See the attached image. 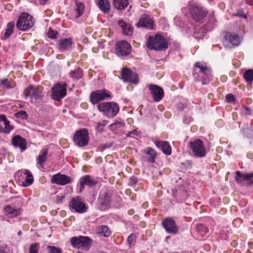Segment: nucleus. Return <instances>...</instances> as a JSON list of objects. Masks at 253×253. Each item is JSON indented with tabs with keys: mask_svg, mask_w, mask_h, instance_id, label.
I'll list each match as a JSON object with an SVG mask.
<instances>
[{
	"mask_svg": "<svg viewBox=\"0 0 253 253\" xmlns=\"http://www.w3.org/2000/svg\"><path fill=\"white\" fill-rule=\"evenodd\" d=\"M0 85L3 86L6 88H10L11 87L8 84V80L4 79L0 81Z\"/></svg>",
	"mask_w": 253,
	"mask_h": 253,
	"instance_id": "obj_45",
	"label": "nucleus"
},
{
	"mask_svg": "<svg viewBox=\"0 0 253 253\" xmlns=\"http://www.w3.org/2000/svg\"><path fill=\"white\" fill-rule=\"evenodd\" d=\"M5 120H7L5 116L2 115H0V126H2V124Z\"/></svg>",
	"mask_w": 253,
	"mask_h": 253,
	"instance_id": "obj_48",
	"label": "nucleus"
},
{
	"mask_svg": "<svg viewBox=\"0 0 253 253\" xmlns=\"http://www.w3.org/2000/svg\"><path fill=\"white\" fill-rule=\"evenodd\" d=\"M113 144L112 143H110L109 144H104L102 145V148L103 149L111 147L112 146Z\"/></svg>",
	"mask_w": 253,
	"mask_h": 253,
	"instance_id": "obj_49",
	"label": "nucleus"
},
{
	"mask_svg": "<svg viewBox=\"0 0 253 253\" xmlns=\"http://www.w3.org/2000/svg\"><path fill=\"white\" fill-rule=\"evenodd\" d=\"M74 143L79 147L86 146L89 141L88 132L86 129H81L77 131L74 135Z\"/></svg>",
	"mask_w": 253,
	"mask_h": 253,
	"instance_id": "obj_7",
	"label": "nucleus"
},
{
	"mask_svg": "<svg viewBox=\"0 0 253 253\" xmlns=\"http://www.w3.org/2000/svg\"><path fill=\"white\" fill-rule=\"evenodd\" d=\"M145 153L146 160L149 163H153L156 159V152L151 148L148 147L143 151Z\"/></svg>",
	"mask_w": 253,
	"mask_h": 253,
	"instance_id": "obj_25",
	"label": "nucleus"
},
{
	"mask_svg": "<svg viewBox=\"0 0 253 253\" xmlns=\"http://www.w3.org/2000/svg\"><path fill=\"white\" fill-rule=\"evenodd\" d=\"M131 50V45L126 41H120L115 44V51L118 56H127L130 54Z\"/></svg>",
	"mask_w": 253,
	"mask_h": 253,
	"instance_id": "obj_9",
	"label": "nucleus"
},
{
	"mask_svg": "<svg viewBox=\"0 0 253 253\" xmlns=\"http://www.w3.org/2000/svg\"><path fill=\"white\" fill-rule=\"evenodd\" d=\"M22 174L26 175L25 180L22 182V185L27 187L32 184L34 181L32 173L28 169H21L16 172L15 175H22Z\"/></svg>",
	"mask_w": 253,
	"mask_h": 253,
	"instance_id": "obj_19",
	"label": "nucleus"
},
{
	"mask_svg": "<svg viewBox=\"0 0 253 253\" xmlns=\"http://www.w3.org/2000/svg\"><path fill=\"white\" fill-rule=\"evenodd\" d=\"M153 21L150 16L143 14L140 18L136 25L138 27H143L147 29H152L153 28Z\"/></svg>",
	"mask_w": 253,
	"mask_h": 253,
	"instance_id": "obj_20",
	"label": "nucleus"
},
{
	"mask_svg": "<svg viewBox=\"0 0 253 253\" xmlns=\"http://www.w3.org/2000/svg\"><path fill=\"white\" fill-rule=\"evenodd\" d=\"M69 206L72 210L79 213L85 212L87 210V207L79 196L72 198L69 203Z\"/></svg>",
	"mask_w": 253,
	"mask_h": 253,
	"instance_id": "obj_13",
	"label": "nucleus"
},
{
	"mask_svg": "<svg viewBox=\"0 0 253 253\" xmlns=\"http://www.w3.org/2000/svg\"><path fill=\"white\" fill-rule=\"evenodd\" d=\"M0 253H7L3 247H0Z\"/></svg>",
	"mask_w": 253,
	"mask_h": 253,
	"instance_id": "obj_51",
	"label": "nucleus"
},
{
	"mask_svg": "<svg viewBox=\"0 0 253 253\" xmlns=\"http://www.w3.org/2000/svg\"><path fill=\"white\" fill-rule=\"evenodd\" d=\"M148 86L150 90L151 94L153 97L154 101H160L164 96L163 88L153 84H148Z\"/></svg>",
	"mask_w": 253,
	"mask_h": 253,
	"instance_id": "obj_15",
	"label": "nucleus"
},
{
	"mask_svg": "<svg viewBox=\"0 0 253 253\" xmlns=\"http://www.w3.org/2000/svg\"><path fill=\"white\" fill-rule=\"evenodd\" d=\"M97 234L105 237H109L111 234V232L109 228L105 225H102L99 226L96 230Z\"/></svg>",
	"mask_w": 253,
	"mask_h": 253,
	"instance_id": "obj_33",
	"label": "nucleus"
},
{
	"mask_svg": "<svg viewBox=\"0 0 253 253\" xmlns=\"http://www.w3.org/2000/svg\"><path fill=\"white\" fill-rule=\"evenodd\" d=\"M75 5L76 7L75 8V16L76 18H78L83 15L84 11V6L83 3L77 0L75 1Z\"/></svg>",
	"mask_w": 253,
	"mask_h": 253,
	"instance_id": "obj_28",
	"label": "nucleus"
},
{
	"mask_svg": "<svg viewBox=\"0 0 253 253\" xmlns=\"http://www.w3.org/2000/svg\"><path fill=\"white\" fill-rule=\"evenodd\" d=\"M122 79L125 82H130L137 84L138 77L137 74L132 72L130 69L123 68L122 70Z\"/></svg>",
	"mask_w": 253,
	"mask_h": 253,
	"instance_id": "obj_14",
	"label": "nucleus"
},
{
	"mask_svg": "<svg viewBox=\"0 0 253 253\" xmlns=\"http://www.w3.org/2000/svg\"><path fill=\"white\" fill-rule=\"evenodd\" d=\"M30 253H38V244H32L30 248Z\"/></svg>",
	"mask_w": 253,
	"mask_h": 253,
	"instance_id": "obj_43",
	"label": "nucleus"
},
{
	"mask_svg": "<svg viewBox=\"0 0 253 253\" xmlns=\"http://www.w3.org/2000/svg\"><path fill=\"white\" fill-rule=\"evenodd\" d=\"M51 182L52 183L65 185L71 182V178L67 175L58 173L51 177Z\"/></svg>",
	"mask_w": 253,
	"mask_h": 253,
	"instance_id": "obj_18",
	"label": "nucleus"
},
{
	"mask_svg": "<svg viewBox=\"0 0 253 253\" xmlns=\"http://www.w3.org/2000/svg\"><path fill=\"white\" fill-rule=\"evenodd\" d=\"M223 43L225 48H231L240 44V38L234 33H227L224 36Z\"/></svg>",
	"mask_w": 253,
	"mask_h": 253,
	"instance_id": "obj_12",
	"label": "nucleus"
},
{
	"mask_svg": "<svg viewBox=\"0 0 253 253\" xmlns=\"http://www.w3.org/2000/svg\"><path fill=\"white\" fill-rule=\"evenodd\" d=\"M48 154V149L43 148L40 152V155L38 159V164H39L42 168H43L44 163L47 159Z\"/></svg>",
	"mask_w": 253,
	"mask_h": 253,
	"instance_id": "obj_27",
	"label": "nucleus"
},
{
	"mask_svg": "<svg viewBox=\"0 0 253 253\" xmlns=\"http://www.w3.org/2000/svg\"><path fill=\"white\" fill-rule=\"evenodd\" d=\"M33 25L34 21L32 16L24 12L19 17L16 23V27L20 30L25 31L31 28Z\"/></svg>",
	"mask_w": 253,
	"mask_h": 253,
	"instance_id": "obj_5",
	"label": "nucleus"
},
{
	"mask_svg": "<svg viewBox=\"0 0 253 253\" xmlns=\"http://www.w3.org/2000/svg\"><path fill=\"white\" fill-rule=\"evenodd\" d=\"M14 23L10 22L7 24L3 37L5 39L8 38L13 32Z\"/></svg>",
	"mask_w": 253,
	"mask_h": 253,
	"instance_id": "obj_34",
	"label": "nucleus"
},
{
	"mask_svg": "<svg viewBox=\"0 0 253 253\" xmlns=\"http://www.w3.org/2000/svg\"><path fill=\"white\" fill-rule=\"evenodd\" d=\"M147 45L149 49L155 50H162L168 47L167 42L160 34L156 35L155 37L149 36Z\"/></svg>",
	"mask_w": 253,
	"mask_h": 253,
	"instance_id": "obj_2",
	"label": "nucleus"
},
{
	"mask_svg": "<svg viewBox=\"0 0 253 253\" xmlns=\"http://www.w3.org/2000/svg\"><path fill=\"white\" fill-rule=\"evenodd\" d=\"M108 98L111 99V96L110 92L105 89L93 91L90 95V100L93 104H97L99 101Z\"/></svg>",
	"mask_w": 253,
	"mask_h": 253,
	"instance_id": "obj_11",
	"label": "nucleus"
},
{
	"mask_svg": "<svg viewBox=\"0 0 253 253\" xmlns=\"http://www.w3.org/2000/svg\"><path fill=\"white\" fill-rule=\"evenodd\" d=\"M118 24L122 29L124 34L126 35H131L132 33V28L128 24H126L122 20L118 21Z\"/></svg>",
	"mask_w": 253,
	"mask_h": 253,
	"instance_id": "obj_26",
	"label": "nucleus"
},
{
	"mask_svg": "<svg viewBox=\"0 0 253 253\" xmlns=\"http://www.w3.org/2000/svg\"><path fill=\"white\" fill-rule=\"evenodd\" d=\"M15 116L16 118L22 119L26 120L28 118V115L26 111L21 110L15 114Z\"/></svg>",
	"mask_w": 253,
	"mask_h": 253,
	"instance_id": "obj_39",
	"label": "nucleus"
},
{
	"mask_svg": "<svg viewBox=\"0 0 253 253\" xmlns=\"http://www.w3.org/2000/svg\"><path fill=\"white\" fill-rule=\"evenodd\" d=\"M13 128V126L10 125L9 121L7 120L5 121L2 126H0V131L9 133Z\"/></svg>",
	"mask_w": 253,
	"mask_h": 253,
	"instance_id": "obj_35",
	"label": "nucleus"
},
{
	"mask_svg": "<svg viewBox=\"0 0 253 253\" xmlns=\"http://www.w3.org/2000/svg\"><path fill=\"white\" fill-rule=\"evenodd\" d=\"M95 184L96 182L89 175L83 176L80 178V191L81 192L84 189V185L92 187Z\"/></svg>",
	"mask_w": 253,
	"mask_h": 253,
	"instance_id": "obj_23",
	"label": "nucleus"
},
{
	"mask_svg": "<svg viewBox=\"0 0 253 253\" xmlns=\"http://www.w3.org/2000/svg\"><path fill=\"white\" fill-rule=\"evenodd\" d=\"M194 155L198 157H203L205 156L206 152L203 142L200 139H196L189 143Z\"/></svg>",
	"mask_w": 253,
	"mask_h": 253,
	"instance_id": "obj_10",
	"label": "nucleus"
},
{
	"mask_svg": "<svg viewBox=\"0 0 253 253\" xmlns=\"http://www.w3.org/2000/svg\"><path fill=\"white\" fill-rule=\"evenodd\" d=\"M70 75L74 79L78 80L82 77L83 73L82 70L80 68H78L74 71H71Z\"/></svg>",
	"mask_w": 253,
	"mask_h": 253,
	"instance_id": "obj_37",
	"label": "nucleus"
},
{
	"mask_svg": "<svg viewBox=\"0 0 253 253\" xmlns=\"http://www.w3.org/2000/svg\"><path fill=\"white\" fill-rule=\"evenodd\" d=\"M247 3L251 5H253V0H246Z\"/></svg>",
	"mask_w": 253,
	"mask_h": 253,
	"instance_id": "obj_52",
	"label": "nucleus"
},
{
	"mask_svg": "<svg viewBox=\"0 0 253 253\" xmlns=\"http://www.w3.org/2000/svg\"><path fill=\"white\" fill-rule=\"evenodd\" d=\"M57 33L51 29H50L48 33V36L51 39H55L56 38V34Z\"/></svg>",
	"mask_w": 253,
	"mask_h": 253,
	"instance_id": "obj_46",
	"label": "nucleus"
},
{
	"mask_svg": "<svg viewBox=\"0 0 253 253\" xmlns=\"http://www.w3.org/2000/svg\"><path fill=\"white\" fill-rule=\"evenodd\" d=\"M237 16H238L239 17H243L244 18H247V16L246 14H241L240 13H238L237 14H236Z\"/></svg>",
	"mask_w": 253,
	"mask_h": 253,
	"instance_id": "obj_50",
	"label": "nucleus"
},
{
	"mask_svg": "<svg viewBox=\"0 0 253 253\" xmlns=\"http://www.w3.org/2000/svg\"><path fill=\"white\" fill-rule=\"evenodd\" d=\"M136 132V131L135 130H133V131H130L128 132V133L127 134V136L129 137V136H130L131 134H135V133Z\"/></svg>",
	"mask_w": 253,
	"mask_h": 253,
	"instance_id": "obj_53",
	"label": "nucleus"
},
{
	"mask_svg": "<svg viewBox=\"0 0 253 253\" xmlns=\"http://www.w3.org/2000/svg\"><path fill=\"white\" fill-rule=\"evenodd\" d=\"M236 180L237 182L240 183L242 181L248 184L253 183V173L242 174L240 171H236Z\"/></svg>",
	"mask_w": 253,
	"mask_h": 253,
	"instance_id": "obj_21",
	"label": "nucleus"
},
{
	"mask_svg": "<svg viewBox=\"0 0 253 253\" xmlns=\"http://www.w3.org/2000/svg\"><path fill=\"white\" fill-rule=\"evenodd\" d=\"M91 242L90 238L87 236L73 237L71 238V243L74 248L84 250L89 249Z\"/></svg>",
	"mask_w": 253,
	"mask_h": 253,
	"instance_id": "obj_4",
	"label": "nucleus"
},
{
	"mask_svg": "<svg viewBox=\"0 0 253 253\" xmlns=\"http://www.w3.org/2000/svg\"><path fill=\"white\" fill-rule=\"evenodd\" d=\"M108 124V121L106 120H103L101 122L97 123L96 126V129L100 132L103 130L104 127Z\"/></svg>",
	"mask_w": 253,
	"mask_h": 253,
	"instance_id": "obj_40",
	"label": "nucleus"
},
{
	"mask_svg": "<svg viewBox=\"0 0 253 253\" xmlns=\"http://www.w3.org/2000/svg\"><path fill=\"white\" fill-rule=\"evenodd\" d=\"M47 0H40V3L42 5L44 4Z\"/></svg>",
	"mask_w": 253,
	"mask_h": 253,
	"instance_id": "obj_54",
	"label": "nucleus"
},
{
	"mask_svg": "<svg viewBox=\"0 0 253 253\" xmlns=\"http://www.w3.org/2000/svg\"><path fill=\"white\" fill-rule=\"evenodd\" d=\"M48 249V253H62L61 250L53 246L47 247Z\"/></svg>",
	"mask_w": 253,
	"mask_h": 253,
	"instance_id": "obj_41",
	"label": "nucleus"
},
{
	"mask_svg": "<svg viewBox=\"0 0 253 253\" xmlns=\"http://www.w3.org/2000/svg\"><path fill=\"white\" fill-rule=\"evenodd\" d=\"M162 225L168 233L176 234L178 228L175 221L171 218L165 219L162 222Z\"/></svg>",
	"mask_w": 253,
	"mask_h": 253,
	"instance_id": "obj_17",
	"label": "nucleus"
},
{
	"mask_svg": "<svg viewBox=\"0 0 253 253\" xmlns=\"http://www.w3.org/2000/svg\"><path fill=\"white\" fill-rule=\"evenodd\" d=\"M244 78L248 82H251L253 81V70L250 69L245 72L244 74Z\"/></svg>",
	"mask_w": 253,
	"mask_h": 253,
	"instance_id": "obj_38",
	"label": "nucleus"
},
{
	"mask_svg": "<svg viewBox=\"0 0 253 253\" xmlns=\"http://www.w3.org/2000/svg\"><path fill=\"white\" fill-rule=\"evenodd\" d=\"M193 75L198 81L201 80L203 84H208L212 77L211 69L201 62L194 64Z\"/></svg>",
	"mask_w": 253,
	"mask_h": 253,
	"instance_id": "obj_1",
	"label": "nucleus"
},
{
	"mask_svg": "<svg viewBox=\"0 0 253 253\" xmlns=\"http://www.w3.org/2000/svg\"><path fill=\"white\" fill-rule=\"evenodd\" d=\"M4 210L5 213L11 217L17 216L20 213V210L19 209H14L9 205L6 206Z\"/></svg>",
	"mask_w": 253,
	"mask_h": 253,
	"instance_id": "obj_29",
	"label": "nucleus"
},
{
	"mask_svg": "<svg viewBox=\"0 0 253 253\" xmlns=\"http://www.w3.org/2000/svg\"><path fill=\"white\" fill-rule=\"evenodd\" d=\"M245 108L246 110L250 111V108L249 107H245Z\"/></svg>",
	"mask_w": 253,
	"mask_h": 253,
	"instance_id": "obj_55",
	"label": "nucleus"
},
{
	"mask_svg": "<svg viewBox=\"0 0 253 253\" xmlns=\"http://www.w3.org/2000/svg\"><path fill=\"white\" fill-rule=\"evenodd\" d=\"M226 99L229 103H233L235 101V96L232 94H227L226 96Z\"/></svg>",
	"mask_w": 253,
	"mask_h": 253,
	"instance_id": "obj_44",
	"label": "nucleus"
},
{
	"mask_svg": "<svg viewBox=\"0 0 253 253\" xmlns=\"http://www.w3.org/2000/svg\"><path fill=\"white\" fill-rule=\"evenodd\" d=\"M12 143L16 147H19L22 151L26 148V142L25 139L20 135H16L12 139Z\"/></svg>",
	"mask_w": 253,
	"mask_h": 253,
	"instance_id": "obj_24",
	"label": "nucleus"
},
{
	"mask_svg": "<svg viewBox=\"0 0 253 253\" xmlns=\"http://www.w3.org/2000/svg\"><path fill=\"white\" fill-rule=\"evenodd\" d=\"M98 6L100 9L105 13H107L110 10V3L108 0H99Z\"/></svg>",
	"mask_w": 253,
	"mask_h": 253,
	"instance_id": "obj_31",
	"label": "nucleus"
},
{
	"mask_svg": "<svg viewBox=\"0 0 253 253\" xmlns=\"http://www.w3.org/2000/svg\"><path fill=\"white\" fill-rule=\"evenodd\" d=\"M190 13L196 21H201L206 16V12L200 6H193L191 8Z\"/></svg>",
	"mask_w": 253,
	"mask_h": 253,
	"instance_id": "obj_16",
	"label": "nucleus"
},
{
	"mask_svg": "<svg viewBox=\"0 0 253 253\" xmlns=\"http://www.w3.org/2000/svg\"><path fill=\"white\" fill-rule=\"evenodd\" d=\"M98 109L109 118L115 116L119 111V106L115 102H103L98 105Z\"/></svg>",
	"mask_w": 253,
	"mask_h": 253,
	"instance_id": "obj_3",
	"label": "nucleus"
},
{
	"mask_svg": "<svg viewBox=\"0 0 253 253\" xmlns=\"http://www.w3.org/2000/svg\"><path fill=\"white\" fill-rule=\"evenodd\" d=\"M135 240V236L131 234H130L127 238V242L128 244L129 248L131 247V244L134 243V240Z\"/></svg>",
	"mask_w": 253,
	"mask_h": 253,
	"instance_id": "obj_42",
	"label": "nucleus"
},
{
	"mask_svg": "<svg viewBox=\"0 0 253 253\" xmlns=\"http://www.w3.org/2000/svg\"><path fill=\"white\" fill-rule=\"evenodd\" d=\"M42 87L41 86H35L33 85H30L28 87L25 89L24 94L25 97L30 96L31 97L32 103L33 100L36 102L41 100L42 97Z\"/></svg>",
	"mask_w": 253,
	"mask_h": 253,
	"instance_id": "obj_6",
	"label": "nucleus"
},
{
	"mask_svg": "<svg viewBox=\"0 0 253 253\" xmlns=\"http://www.w3.org/2000/svg\"><path fill=\"white\" fill-rule=\"evenodd\" d=\"M196 230L201 236H205L209 232L208 228L203 224H197Z\"/></svg>",
	"mask_w": 253,
	"mask_h": 253,
	"instance_id": "obj_36",
	"label": "nucleus"
},
{
	"mask_svg": "<svg viewBox=\"0 0 253 253\" xmlns=\"http://www.w3.org/2000/svg\"><path fill=\"white\" fill-rule=\"evenodd\" d=\"M67 84L63 82H60L55 84L52 88V96L54 100L59 101L66 95Z\"/></svg>",
	"mask_w": 253,
	"mask_h": 253,
	"instance_id": "obj_8",
	"label": "nucleus"
},
{
	"mask_svg": "<svg viewBox=\"0 0 253 253\" xmlns=\"http://www.w3.org/2000/svg\"><path fill=\"white\" fill-rule=\"evenodd\" d=\"M113 4L115 8L122 10L128 5V0H114Z\"/></svg>",
	"mask_w": 253,
	"mask_h": 253,
	"instance_id": "obj_32",
	"label": "nucleus"
},
{
	"mask_svg": "<svg viewBox=\"0 0 253 253\" xmlns=\"http://www.w3.org/2000/svg\"><path fill=\"white\" fill-rule=\"evenodd\" d=\"M137 182V178L135 177H131L129 179V184L131 185H134Z\"/></svg>",
	"mask_w": 253,
	"mask_h": 253,
	"instance_id": "obj_47",
	"label": "nucleus"
},
{
	"mask_svg": "<svg viewBox=\"0 0 253 253\" xmlns=\"http://www.w3.org/2000/svg\"><path fill=\"white\" fill-rule=\"evenodd\" d=\"M72 40L71 38L61 40L58 42L59 48L61 49H67L71 46Z\"/></svg>",
	"mask_w": 253,
	"mask_h": 253,
	"instance_id": "obj_30",
	"label": "nucleus"
},
{
	"mask_svg": "<svg viewBox=\"0 0 253 253\" xmlns=\"http://www.w3.org/2000/svg\"><path fill=\"white\" fill-rule=\"evenodd\" d=\"M154 143L157 147L162 150L165 154L169 155L171 154V147L167 141L155 140Z\"/></svg>",
	"mask_w": 253,
	"mask_h": 253,
	"instance_id": "obj_22",
	"label": "nucleus"
}]
</instances>
